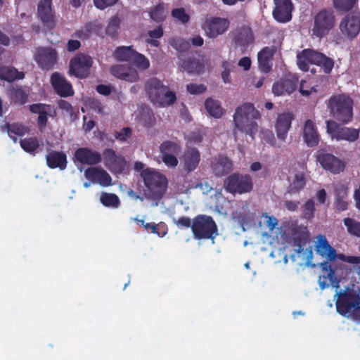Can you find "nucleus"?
Segmentation results:
<instances>
[{"label":"nucleus","instance_id":"nucleus-13","mask_svg":"<svg viewBox=\"0 0 360 360\" xmlns=\"http://www.w3.org/2000/svg\"><path fill=\"white\" fill-rule=\"evenodd\" d=\"M230 22L228 19L220 17H212L207 19L202 28L209 38L214 39L224 34L229 29Z\"/></svg>","mask_w":360,"mask_h":360},{"label":"nucleus","instance_id":"nucleus-32","mask_svg":"<svg viewBox=\"0 0 360 360\" xmlns=\"http://www.w3.org/2000/svg\"><path fill=\"white\" fill-rule=\"evenodd\" d=\"M335 207L339 211L347 210L348 202L347 198L348 196V188L344 184H340L335 188Z\"/></svg>","mask_w":360,"mask_h":360},{"label":"nucleus","instance_id":"nucleus-23","mask_svg":"<svg viewBox=\"0 0 360 360\" xmlns=\"http://www.w3.org/2000/svg\"><path fill=\"white\" fill-rule=\"evenodd\" d=\"M111 74L129 82H136L139 79L137 71L126 65H115L110 68Z\"/></svg>","mask_w":360,"mask_h":360},{"label":"nucleus","instance_id":"nucleus-26","mask_svg":"<svg viewBox=\"0 0 360 360\" xmlns=\"http://www.w3.org/2000/svg\"><path fill=\"white\" fill-rule=\"evenodd\" d=\"M297 79L285 78L275 82L272 86V92L275 96H281L292 93L297 87Z\"/></svg>","mask_w":360,"mask_h":360},{"label":"nucleus","instance_id":"nucleus-31","mask_svg":"<svg viewBox=\"0 0 360 360\" xmlns=\"http://www.w3.org/2000/svg\"><path fill=\"white\" fill-rule=\"evenodd\" d=\"M181 68L188 73L199 75L203 72L204 64L200 59L188 56L182 60Z\"/></svg>","mask_w":360,"mask_h":360},{"label":"nucleus","instance_id":"nucleus-48","mask_svg":"<svg viewBox=\"0 0 360 360\" xmlns=\"http://www.w3.org/2000/svg\"><path fill=\"white\" fill-rule=\"evenodd\" d=\"M306 185V180L304 174L297 173L295 176V179L290 185L289 192L295 193L300 192Z\"/></svg>","mask_w":360,"mask_h":360},{"label":"nucleus","instance_id":"nucleus-51","mask_svg":"<svg viewBox=\"0 0 360 360\" xmlns=\"http://www.w3.org/2000/svg\"><path fill=\"white\" fill-rule=\"evenodd\" d=\"M171 15L181 24L188 23L191 19L190 15L186 13V11L184 8H176L172 9Z\"/></svg>","mask_w":360,"mask_h":360},{"label":"nucleus","instance_id":"nucleus-1","mask_svg":"<svg viewBox=\"0 0 360 360\" xmlns=\"http://www.w3.org/2000/svg\"><path fill=\"white\" fill-rule=\"evenodd\" d=\"M260 118L261 114L253 103L245 102L238 106L233 115V135L236 137L237 131H239L254 139L258 131L257 120Z\"/></svg>","mask_w":360,"mask_h":360},{"label":"nucleus","instance_id":"nucleus-25","mask_svg":"<svg viewBox=\"0 0 360 360\" xmlns=\"http://www.w3.org/2000/svg\"><path fill=\"white\" fill-rule=\"evenodd\" d=\"M315 250L318 255L325 257L328 261H334L337 257L336 250L329 244L326 236L323 235L318 236Z\"/></svg>","mask_w":360,"mask_h":360},{"label":"nucleus","instance_id":"nucleus-62","mask_svg":"<svg viewBox=\"0 0 360 360\" xmlns=\"http://www.w3.org/2000/svg\"><path fill=\"white\" fill-rule=\"evenodd\" d=\"M118 0H94L95 6L99 9H105L114 5Z\"/></svg>","mask_w":360,"mask_h":360},{"label":"nucleus","instance_id":"nucleus-2","mask_svg":"<svg viewBox=\"0 0 360 360\" xmlns=\"http://www.w3.org/2000/svg\"><path fill=\"white\" fill-rule=\"evenodd\" d=\"M141 176L145 185L146 199L153 201V205L157 206L167 190L168 181L166 176L148 168L141 172Z\"/></svg>","mask_w":360,"mask_h":360},{"label":"nucleus","instance_id":"nucleus-24","mask_svg":"<svg viewBox=\"0 0 360 360\" xmlns=\"http://www.w3.org/2000/svg\"><path fill=\"white\" fill-rule=\"evenodd\" d=\"M292 120L293 115L290 112H283L278 115L275 123V129L279 139L282 141L285 139Z\"/></svg>","mask_w":360,"mask_h":360},{"label":"nucleus","instance_id":"nucleus-4","mask_svg":"<svg viewBox=\"0 0 360 360\" xmlns=\"http://www.w3.org/2000/svg\"><path fill=\"white\" fill-rule=\"evenodd\" d=\"M146 91L154 105L167 107L175 103L176 94L156 77L148 79L145 86Z\"/></svg>","mask_w":360,"mask_h":360},{"label":"nucleus","instance_id":"nucleus-61","mask_svg":"<svg viewBox=\"0 0 360 360\" xmlns=\"http://www.w3.org/2000/svg\"><path fill=\"white\" fill-rule=\"evenodd\" d=\"M233 219L239 223L242 226L248 224L250 219L249 214L245 212H238L233 215Z\"/></svg>","mask_w":360,"mask_h":360},{"label":"nucleus","instance_id":"nucleus-12","mask_svg":"<svg viewBox=\"0 0 360 360\" xmlns=\"http://www.w3.org/2000/svg\"><path fill=\"white\" fill-rule=\"evenodd\" d=\"M315 158L323 169L334 174H340L345 168L344 161L324 149L319 150L315 155Z\"/></svg>","mask_w":360,"mask_h":360},{"label":"nucleus","instance_id":"nucleus-59","mask_svg":"<svg viewBox=\"0 0 360 360\" xmlns=\"http://www.w3.org/2000/svg\"><path fill=\"white\" fill-rule=\"evenodd\" d=\"M144 228L148 231L151 232L152 233L156 234L158 236L163 237L166 234V231H163L162 233L159 231L160 225L157 224L154 222L146 223L144 225Z\"/></svg>","mask_w":360,"mask_h":360},{"label":"nucleus","instance_id":"nucleus-44","mask_svg":"<svg viewBox=\"0 0 360 360\" xmlns=\"http://www.w3.org/2000/svg\"><path fill=\"white\" fill-rule=\"evenodd\" d=\"M344 224L347 227L349 234L360 238V221L347 217L344 219Z\"/></svg>","mask_w":360,"mask_h":360},{"label":"nucleus","instance_id":"nucleus-5","mask_svg":"<svg viewBox=\"0 0 360 360\" xmlns=\"http://www.w3.org/2000/svg\"><path fill=\"white\" fill-rule=\"evenodd\" d=\"M353 100L347 95L332 96L327 101V108L331 115L340 123L345 124L353 118Z\"/></svg>","mask_w":360,"mask_h":360},{"label":"nucleus","instance_id":"nucleus-43","mask_svg":"<svg viewBox=\"0 0 360 360\" xmlns=\"http://www.w3.org/2000/svg\"><path fill=\"white\" fill-rule=\"evenodd\" d=\"M101 202L105 207L117 208L120 204V199L116 194L102 193L100 197Z\"/></svg>","mask_w":360,"mask_h":360},{"label":"nucleus","instance_id":"nucleus-40","mask_svg":"<svg viewBox=\"0 0 360 360\" xmlns=\"http://www.w3.org/2000/svg\"><path fill=\"white\" fill-rule=\"evenodd\" d=\"M20 147L27 153H32L39 147V141L36 136H32L20 139Z\"/></svg>","mask_w":360,"mask_h":360},{"label":"nucleus","instance_id":"nucleus-19","mask_svg":"<svg viewBox=\"0 0 360 360\" xmlns=\"http://www.w3.org/2000/svg\"><path fill=\"white\" fill-rule=\"evenodd\" d=\"M74 157L82 165H94L101 162V154L89 148H79L74 154Z\"/></svg>","mask_w":360,"mask_h":360},{"label":"nucleus","instance_id":"nucleus-53","mask_svg":"<svg viewBox=\"0 0 360 360\" xmlns=\"http://www.w3.org/2000/svg\"><path fill=\"white\" fill-rule=\"evenodd\" d=\"M169 44L179 51H185L189 48V43L180 38H171Z\"/></svg>","mask_w":360,"mask_h":360},{"label":"nucleus","instance_id":"nucleus-27","mask_svg":"<svg viewBox=\"0 0 360 360\" xmlns=\"http://www.w3.org/2000/svg\"><path fill=\"white\" fill-rule=\"evenodd\" d=\"M46 165L50 169L59 168L63 170L67 166V156L64 152L51 150L46 155Z\"/></svg>","mask_w":360,"mask_h":360},{"label":"nucleus","instance_id":"nucleus-52","mask_svg":"<svg viewBox=\"0 0 360 360\" xmlns=\"http://www.w3.org/2000/svg\"><path fill=\"white\" fill-rule=\"evenodd\" d=\"M314 202L312 199L307 200L302 207V214L306 219H311L315 212Z\"/></svg>","mask_w":360,"mask_h":360},{"label":"nucleus","instance_id":"nucleus-47","mask_svg":"<svg viewBox=\"0 0 360 360\" xmlns=\"http://www.w3.org/2000/svg\"><path fill=\"white\" fill-rule=\"evenodd\" d=\"M357 1L358 0H333V4L337 11L348 12L354 7Z\"/></svg>","mask_w":360,"mask_h":360},{"label":"nucleus","instance_id":"nucleus-56","mask_svg":"<svg viewBox=\"0 0 360 360\" xmlns=\"http://www.w3.org/2000/svg\"><path fill=\"white\" fill-rule=\"evenodd\" d=\"M175 225L179 228H191L192 227V219L187 217H181L177 219H173Z\"/></svg>","mask_w":360,"mask_h":360},{"label":"nucleus","instance_id":"nucleus-38","mask_svg":"<svg viewBox=\"0 0 360 360\" xmlns=\"http://www.w3.org/2000/svg\"><path fill=\"white\" fill-rule=\"evenodd\" d=\"M136 51L129 46L117 47L114 52V57L119 61H131Z\"/></svg>","mask_w":360,"mask_h":360},{"label":"nucleus","instance_id":"nucleus-45","mask_svg":"<svg viewBox=\"0 0 360 360\" xmlns=\"http://www.w3.org/2000/svg\"><path fill=\"white\" fill-rule=\"evenodd\" d=\"M150 16L152 20L157 22H163L166 18L165 4L160 3L156 5L150 12Z\"/></svg>","mask_w":360,"mask_h":360},{"label":"nucleus","instance_id":"nucleus-30","mask_svg":"<svg viewBox=\"0 0 360 360\" xmlns=\"http://www.w3.org/2000/svg\"><path fill=\"white\" fill-rule=\"evenodd\" d=\"M304 139L307 145L314 147L318 145L319 137L316 127L311 120H307L304 127Z\"/></svg>","mask_w":360,"mask_h":360},{"label":"nucleus","instance_id":"nucleus-63","mask_svg":"<svg viewBox=\"0 0 360 360\" xmlns=\"http://www.w3.org/2000/svg\"><path fill=\"white\" fill-rule=\"evenodd\" d=\"M164 34V31L162 29V27L161 25H159L155 29L153 30H149L147 33V35L150 39H160L161 38Z\"/></svg>","mask_w":360,"mask_h":360},{"label":"nucleus","instance_id":"nucleus-11","mask_svg":"<svg viewBox=\"0 0 360 360\" xmlns=\"http://www.w3.org/2000/svg\"><path fill=\"white\" fill-rule=\"evenodd\" d=\"M94 63L93 58L85 53H79L70 61V75L79 79L86 78L90 74V69Z\"/></svg>","mask_w":360,"mask_h":360},{"label":"nucleus","instance_id":"nucleus-42","mask_svg":"<svg viewBox=\"0 0 360 360\" xmlns=\"http://www.w3.org/2000/svg\"><path fill=\"white\" fill-rule=\"evenodd\" d=\"M327 279H328L333 287L338 288L340 281L335 276V270L333 269H330V271H328L327 276H319V286L321 289H324L328 286L327 283Z\"/></svg>","mask_w":360,"mask_h":360},{"label":"nucleus","instance_id":"nucleus-64","mask_svg":"<svg viewBox=\"0 0 360 360\" xmlns=\"http://www.w3.org/2000/svg\"><path fill=\"white\" fill-rule=\"evenodd\" d=\"M339 258L342 261L348 262L349 264H360V256H346L343 254H341L339 255Z\"/></svg>","mask_w":360,"mask_h":360},{"label":"nucleus","instance_id":"nucleus-57","mask_svg":"<svg viewBox=\"0 0 360 360\" xmlns=\"http://www.w3.org/2000/svg\"><path fill=\"white\" fill-rule=\"evenodd\" d=\"M132 130L130 127H124L120 131L116 132L115 137L121 141H127L131 136Z\"/></svg>","mask_w":360,"mask_h":360},{"label":"nucleus","instance_id":"nucleus-54","mask_svg":"<svg viewBox=\"0 0 360 360\" xmlns=\"http://www.w3.org/2000/svg\"><path fill=\"white\" fill-rule=\"evenodd\" d=\"M186 90L190 94L198 95L205 93L207 90V88L204 84L190 83L187 84Z\"/></svg>","mask_w":360,"mask_h":360},{"label":"nucleus","instance_id":"nucleus-6","mask_svg":"<svg viewBox=\"0 0 360 360\" xmlns=\"http://www.w3.org/2000/svg\"><path fill=\"white\" fill-rule=\"evenodd\" d=\"M191 231L196 240H212L218 236V227L211 216L198 214L192 219Z\"/></svg>","mask_w":360,"mask_h":360},{"label":"nucleus","instance_id":"nucleus-18","mask_svg":"<svg viewBox=\"0 0 360 360\" xmlns=\"http://www.w3.org/2000/svg\"><path fill=\"white\" fill-rule=\"evenodd\" d=\"M200 159V153L197 148L187 147L181 158L184 171L190 173L195 170Z\"/></svg>","mask_w":360,"mask_h":360},{"label":"nucleus","instance_id":"nucleus-3","mask_svg":"<svg viewBox=\"0 0 360 360\" xmlns=\"http://www.w3.org/2000/svg\"><path fill=\"white\" fill-rule=\"evenodd\" d=\"M337 295V311L344 316L352 315L354 319L360 321V289L347 288Z\"/></svg>","mask_w":360,"mask_h":360},{"label":"nucleus","instance_id":"nucleus-21","mask_svg":"<svg viewBox=\"0 0 360 360\" xmlns=\"http://www.w3.org/2000/svg\"><path fill=\"white\" fill-rule=\"evenodd\" d=\"M31 112L38 114L37 126L40 130H43L47 124L48 115L53 116L52 111L55 113V110L52 106L45 103H34L30 105Z\"/></svg>","mask_w":360,"mask_h":360},{"label":"nucleus","instance_id":"nucleus-15","mask_svg":"<svg viewBox=\"0 0 360 360\" xmlns=\"http://www.w3.org/2000/svg\"><path fill=\"white\" fill-rule=\"evenodd\" d=\"M35 60L43 70H51L57 62V53L52 48H41L37 51Z\"/></svg>","mask_w":360,"mask_h":360},{"label":"nucleus","instance_id":"nucleus-46","mask_svg":"<svg viewBox=\"0 0 360 360\" xmlns=\"http://www.w3.org/2000/svg\"><path fill=\"white\" fill-rule=\"evenodd\" d=\"M307 241L308 236L306 233H302L295 236L292 238V246L295 248V252L297 254L302 252Z\"/></svg>","mask_w":360,"mask_h":360},{"label":"nucleus","instance_id":"nucleus-60","mask_svg":"<svg viewBox=\"0 0 360 360\" xmlns=\"http://www.w3.org/2000/svg\"><path fill=\"white\" fill-rule=\"evenodd\" d=\"M259 68L264 73H268L271 70V60L258 58Z\"/></svg>","mask_w":360,"mask_h":360},{"label":"nucleus","instance_id":"nucleus-34","mask_svg":"<svg viewBox=\"0 0 360 360\" xmlns=\"http://www.w3.org/2000/svg\"><path fill=\"white\" fill-rule=\"evenodd\" d=\"M8 97L11 104L24 105L28 99V94L20 86H13L8 91Z\"/></svg>","mask_w":360,"mask_h":360},{"label":"nucleus","instance_id":"nucleus-36","mask_svg":"<svg viewBox=\"0 0 360 360\" xmlns=\"http://www.w3.org/2000/svg\"><path fill=\"white\" fill-rule=\"evenodd\" d=\"M25 74L19 72L14 67L3 66L0 68V79L6 82H13L15 80L22 79Z\"/></svg>","mask_w":360,"mask_h":360},{"label":"nucleus","instance_id":"nucleus-50","mask_svg":"<svg viewBox=\"0 0 360 360\" xmlns=\"http://www.w3.org/2000/svg\"><path fill=\"white\" fill-rule=\"evenodd\" d=\"M120 26V20L117 16L112 17L109 21L105 28V34L111 37H115L117 34L118 29Z\"/></svg>","mask_w":360,"mask_h":360},{"label":"nucleus","instance_id":"nucleus-28","mask_svg":"<svg viewBox=\"0 0 360 360\" xmlns=\"http://www.w3.org/2000/svg\"><path fill=\"white\" fill-rule=\"evenodd\" d=\"M1 130L2 131H6L9 137L12 139L15 143H16L18 140L17 137L15 136H23L30 132V128L20 122H13L12 124L6 123L1 126Z\"/></svg>","mask_w":360,"mask_h":360},{"label":"nucleus","instance_id":"nucleus-16","mask_svg":"<svg viewBox=\"0 0 360 360\" xmlns=\"http://www.w3.org/2000/svg\"><path fill=\"white\" fill-rule=\"evenodd\" d=\"M273 10L274 19L279 22H289L292 18V4L291 0H274Z\"/></svg>","mask_w":360,"mask_h":360},{"label":"nucleus","instance_id":"nucleus-20","mask_svg":"<svg viewBox=\"0 0 360 360\" xmlns=\"http://www.w3.org/2000/svg\"><path fill=\"white\" fill-rule=\"evenodd\" d=\"M85 177L93 183H98L101 186L111 185L112 179L110 174L103 168L90 167L85 170Z\"/></svg>","mask_w":360,"mask_h":360},{"label":"nucleus","instance_id":"nucleus-10","mask_svg":"<svg viewBox=\"0 0 360 360\" xmlns=\"http://www.w3.org/2000/svg\"><path fill=\"white\" fill-rule=\"evenodd\" d=\"M339 29L347 39L356 38L360 32V11H353L345 15L340 22Z\"/></svg>","mask_w":360,"mask_h":360},{"label":"nucleus","instance_id":"nucleus-58","mask_svg":"<svg viewBox=\"0 0 360 360\" xmlns=\"http://www.w3.org/2000/svg\"><path fill=\"white\" fill-rule=\"evenodd\" d=\"M275 51H276V49L274 46H272V47L266 46V47L263 48L258 53L257 58H266L268 60H271Z\"/></svg>","mask_w":360,"mask_h":360},{"label":"nucleus","instance_id":"nucleus-9","mask_svg":"<svg viewBox=\"0 0 360 360\" xmlns=\"http://www.w3.org/2000/svg\"><path fill=\"white\" fill-rule=\"evenodd\" d=\"M326 131L332 139L354 142L359 139V130L347 127L337 122L329 120L326 121Z\"/></svg>","mask_w":360,"mask_h":360},{"label":"nucleus","instance_id":"nucleus-7","mask_svg":"<svg viewBox=\"0 0 360 360\" xmlns=\"http://www.w3.org/2000/svg\"><path fill=\"white\" fill-rule=\"evenodd\" d=\"M335 16L331 8H323L319 11L314 18L312 32L314 36L323 38L334 27Z\"/></svg>","mask_w":360,"mask_h":360},{"label":"nucleus","instance_id":"nucleus-39","mask_svg":"<svg viewBox=\"0 0 360 360\" xmlns=\"http://www.w3.org/2000/svg\"><path fill=\"white\" fill-rule=\"evenodd\" d=\"M314 64L322 68L326 74L330 73L334 66V62L331 58L317 51H316Z\"/></svg>","mask_w":360,"mask_h":360},{"label":"nucleus","instance_id":"nucleus-17","mask_svg":"<svg viewBox=\"0 0 360 360\" xmlns=\"http://www.w3.org/2000/svg\"><path fill=\"white\" fill-rule=\"evenodd\" d=\"M51 83L54 91L61 97H68L74 94L72 84L58 72L52 74Z\"/></svg>","mask_w":360,"mask_h":360},{"label":"nucleus","instance_id":"nucleus-49","mask_svg":"<svg viewBox=\"0 0 360 360\" xmlns=\"http://www.w3.org/2000/svg\"><path fill=\"white\" fill-rule=\"evenodd\" d=\"M139 69L146 70L150 67L149 60L143 54L135 52L131 61Z\"/></svg>","mask_w":360,"mask_h":360},{"label":"nucleus","instance_id":"nucleus-29","mask_svg":"<svg viewBox=\"0 0 360 360\" xmlns=\"http://www.w3.org/2000/svg\"><path fill=\"white\" fill-rule=\"evenodd\" d=\"M233 167L231 160L226 156H219L212 163V169L217 176H223L229 174Z\"/></svg>","mask_w":360,"mask_h":360},{"label":"nucleus","instance_id":"nucleus-37","mask_svg":"<svg viewBox=\"0 0 360 360\" xmlns=\"http://www.w3.org/2000/svg\"><path fill=\"white\" fill-rule=\"evenodd\" d=\"M139 122L146 128H151L156 124L155 115L149 108H143L139 115Z\"/></svg>","mask_w":360,"mask_h":360},{"label":"nucleus","instance_id":"nucleus-22","mask_svg":"<svg viewBox=\"0 0 360 360\" xmlns=\"http://www.w3.org/2000/svg\"><path fill=\"white\" fill-rule=\"evenodd\" d=\"M233 41L236 46L240 47L241 53H245L248 47L254 41L253 33L249 27L239 29L234 35Z\"/></svg>","mask_w":360,"mask_h":360},{"label":"nucleus","instance_id":"nucleus-33","mask_svg":"<svg viewBox=\"0 0 360 360\" xmlns=\"http://www.w3.org/2000/svg\"><path fill=\"white\" fill-rule=\"evenodd\" d=\"M316 51L311 49H304L297 55V63L299 68L307 72L309 70V65L315 63Z\"/></svg>","mask_w":360,"mask_h":360},{"label":"nucleus","instance_id":"nucleus-41","mask_svg":"<svg viewBox=\"0 0 360 360\" xmlns=\"http://www.w3.org/2000/svg\"><path fill=\"white\" fill-rule=\"evenodd\" d=\"M181 146L172 141H165L160 146L161 155L178 154L180 152Z\"/></svg>","mask_w":360,"mask_h":360},{"label":"nucleus","instance_id":"nucleus-14","mask_svg":"<svg viewBox=\"0 0 360 360\" xmlns=\"http://www.w3.org/2000/svg\"><path fill=\"white\" fill-rule=\"evenodd\" d=\"M37 15L46 27L53 29L55 27L56 16L52 6V0H39L37 4Z\"/></svg>","mask_w":360,"mask_h":360},{"label":"nucleus","instance_id":"nucleus-8","mask_svg":"<svg viewBox=\"0 0 360 360\" xmlns=\"http://www.w3.org/2000/svg\"><path fill=\"white\" fill-rule=\"evenodd\" d=\"M224 188L232 194L249 193L253 188L252 177L249 174H232L225 179Z\"/></svg>","mask_w":360,"mask_h":360},{"label":"nucleus","instance_id":"nucleus-55","mask_svg":"<svg viewBox=\"0 0 360 360\" xmlns=\"http://www.w3.org/2000/svg\"><path fill=\"white\" fill-rule=\"evenodd\" d=\"M177 154L161 155L162 160L168 167H175L178 165Z\"/></svg>","mask_w":360,"mask_h":360},{"label":"nucleus","instance_id":"nucleus-35","mask_svg":"<svg viewBox=\"0 0 360 360\" xmlns=\"http://www.w3.org/2000/svg\"><path fill=\"white\" fill-rule=\"evenodd\" d=\"M205 108L207 113L216 119L220 118L225 112L220 101L212 98H207L205 100Z\"/></svg>","mask_w":360,"mask_h":360}]
</instances>
